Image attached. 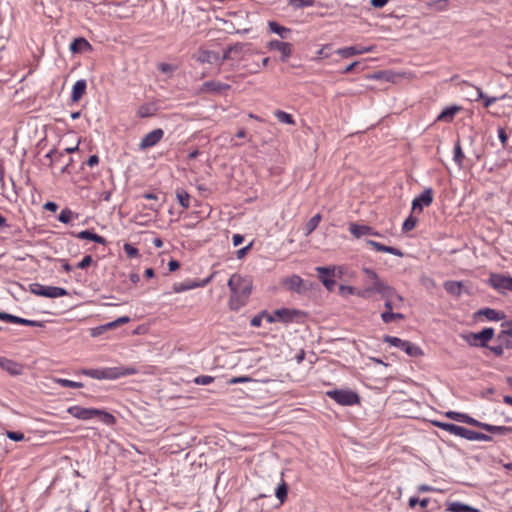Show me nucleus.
<instances>
[{
  "mask_svg": "<svg viewBox=\"0 0 512 512\" xmlns=\"http://www.w3.org/2000/svg\"><path fill=\"white\" fill-rule=\"evenodd\" d=\"M230 289L229 308L233 311H239L244 307L252 293V281L239 274H233L227 283Z\"/></svg>",
  "mask_w": 512,
  "mask_h": 512,
  "instance_id": "1",
  "label": "nucleus"
},
{
  "mask_svg": "<svg viewBox=\"0 0 512 512\" xmlns=\"http://www.w3.org/2000/svg\"><path fill=\"white\" fill-rule=\"evenodd\" d=\"M138 371L134 367H105L100 369H83L81 374L88 376L93 379H108L115 380L121 377L130 376L136 374Z\"/></svg>",
  "mask_w": 512,
  "mask_h": 512,
  "instance_id": "2",
  "label": "nucleus"
},
{
  "mask_svg": "<svg viewBox=\"0 0 512 512\" xmlns=\"http://www.w3.org/2000/svg\"><path fill=\"white\" fill-rule=\"evenodd\" d=\"M67 412L80 420H89L98 417L101 422L108 426H112L116 422V418L111 413L97 408H85L76 405L69 407Z\"/></svg>",
  "mask_w": 512,
  "mask_h": 512,
  "instance_id": "3",
  "label": "nucleus"
},
{
  "mask_svg": "<svg viewBox=\"0 0 512 512\" xmlns=\"http://www.w3.org/2000/svg\"><path fill=\"white\" fill-rule=\"evenodd\" d=\"M363 273L367 278L368 287L363 291H358L357 295L361 297H365L366 294L371 292H376L378 294L385 293V291H390V285L381 280L377 273L370 268H363Z\"/></svg>",
  "mask_w": 512,
  "mask_h": 512,
  "instance_id": "4",
  "label": "nucleus"
},
{
  "mask_svg": "<svg viewBox=\"0 0 512 512\" xmlns=\"http://www.w3.org/2000/svg\"><path fill=\"white\" fill-rule=\"evenodd\" d=\"M326 395L343 406H352L360 403L359 395L350 389L330 390L326 392Z\"/></svg>",
  "mask_w": 512,
  "mask_h": 512,
  "instance_id": "5",
  "label": "nucleus"
},
{
  "mask_svg": "<svg viewBox=\"0 0 512 512\" xmlns=\"http://www.w3.org/2000/svg\"><path fill=\"white\" fill-rule=\"evenodd\" d=\"M383 341L385 343L390 344L391 346H394L396 348L403 350L407 355H409L411 357H419V356L423 355V351L421 350V348L419 346H417L409 341L402 340L398 337L385 335L383 337Z\"/></svg>",
  "mask_w": 512,
  "mask_h": 512,
  "instance_id": "6",
  "label": "nucleus"
},
{
  "mask_svg": "<svg viewBox=\"0 0 512 512\" xmlns=\"http://www.w3.org/2000/svg\"><path fill=\"white\" fill-rule=\"evenodd\" d=\"M30 292L42 297L57 298L67 296L69 293L65 288L56 286H45L40 283H32L29 286Z\"/></svg>",
  "mask_w": 512,
  "mask_h": 512,
  "instance_id": "7",
  "label": "nucleus"
},
{
  "mask_svg": "<svg viewBox=\"0 0 512 512\" xmlns=\"http://www.w3.org/2000/svg\"><path fill=\"white\" fill-rule=\"evenodd\" d=\"M488 283L499 293L512 291V277L503 274L492 273L489 277Z\"/></svg>",
  "mask_w": 512,
  "mask_h": 512,
  "instance_id": "8",
  "label": "nucleus"
},
{
  "mask_svg": "<svg viewBox=\"0 0 512 512\" xmlns=\"http://www.w3.org/2000/svg\"><path fill=\"white\" fill-rule=\"evenodd\" d=\"M318 278L328 291H333L336 285L335 280V267H316L315 268Z\"/></svg>",
  "mask_w": 512,
  "mask_h": 512,
  "instance_id": "9",
  "label": "nucleus"
},
{
  "mask_svg": "<svg viewBox=\"0 0 512 512\" xmlns=\"http://www.w3.org/2000/svg\"><path fill=\"white\" fill-rule=\"evenodd\" d=\"M380 295L385 298V309L392 311L393 309L402 308L404 298L398 294L393 287L390 286V291H385V293H381Z\"/></svg>",
  "mask_w": 512,
  "mask_h": 512,
  "instance_id": "10",
  "label": "nucleus"
},
{
  "mask_svg": "<svg viewBox=\"0 0 512 512\" xmlns=\"http://www.w3.org/2000/svg\"><path fill=\"white\" fill-rule=\"evenodd\" d=\"M433 202L432 188H426L420 195L414 198L412 202V210L422 212L424 207H428Z\"/></svg>",
  "mask_w": 512,
  "mask_h": 512,
  "instance_id": "11",
  "label": "nucleus"
},
{
  "mask_svg": "<svg viewBox=\"0 0 512 512\" xmlns=\"http://www.w3.org/2000/svg\"><path fill=\"white\" fill-rule=\"evenodd\" d=\"M129 322H130V317L122 316V317L117 318L114 321L109 322V323H106V324H103V325L91 328L90 329V335L92 337H98V336L102 335L103 333H105L108 330L117 328L118 326L126 324V323H129Z\"/></svg>",
  "mask_w": 512,
  "mask_h": 512,
  "instance_id": "12",
  "label": "nucleus"
},
{
  "mask_svg": "<svg viewBox=\"0 0 512 512\" xmlns=\"http://www.w3.org/2000/svg\"><path fill=\"white\" fill-rule=\"evenodd\" d=\"M164 136V131L161 128H157L147 133L139 143L140 150H146L155 146L157 143L161 141Z\"/></svg>",
  "mask_w": 512,
  "mask_h": 512,
  "instance_id": "13",
  "label": "nucleus"
},
{
  "mask_svg": "<svg viewBox=\"0 0 512 512\" xmlns=\"http://www.w3.org/2000/svg\"><path fill=\"white\" fill-rule=\"evenodd\" d=\"M268 48L270 50H275V51L280 52L282 62H286L288 60V58L293 53V45L289 42H283V41H279V40H271L268 43Z\"/></svg>",
  "mask_w": 512,
  "mask_h": 512,
  "instance_id": "14",
  "label": "nucleus"
},
{
  "mask_svg": "<svg viewBox=\"0 0 512 512\" xmlns=\"http://www.w3.org/2000/svg\"><path fill=\"white\" fill-rule=\"evenodd\" d=\"M494 336V329L487 327L478 333H471L470 337L473 338V342H470L471 345L480 346V347H488L487 342L491 340Z\"/></svg>",
  "mask_w": 512,
  "mask_h": 512,
  "instance_id": "15",
  "label": "nucleus"
},
{
  "mask_svg": "<svg viewBox=\"0 0 512 512\" xmlns=\"http://www.w3.org/2000/svg\"><path fill=\"white\" fill-rule=\"evenodd\" d=\"M284 285L290 291L298 294L304 293L307 288L304 285L303 279L298 275H292L284 280Z\"/></svg>",
  "mask_w": 512,
  "mask_h": 512,
  "instance_id": "16",
  "label": "nucleus"
},
{
  "mask_svg": "<svg viewBox=\"0 0 512 512\" xmlns=\"http://www.w3.org/2000/svg\"><path fill=\"white\" fill-rule=\"evenodd\" d=\"M503 330L498 334V340L507 349L512 350V320L502 323Z\"/></svg>",
  "mask_w": 512,
  "mask_h": 512,
  "instance_id": "17",
  "label": "nucleus"
},
{
  "mask_svg": "<svg viewBox=\"0 0 512 512\" xmlns=\"http://www.w3.org/2000/svg\"><path fill=\"white\" fill-rule=\"evenodd\" d=\"M230 87L231 86L229 84L222 83L220 81L211 80V81H206L202 84L201 91L207 92V93L220 94L226 90H229Z\"/></svg>",
  "mask_w": 512,
  "mask_h": 512,
  "instance_id": "18",
  "label": "nucleus"
},
{
  "mask_svg": "<svg viewBox=\"0 0 512 512\" xmlns=\"http://www.w3.org/2000/svg\"><path fill=\"white\" fill-rule=\"evenodd\" d=\"M373 51V46L363 47V46H350L340 48L336 51L343 58H348L354 55H361L364 53H369Z\"/></svg>",
  "mask_w": 512,
  "mask_h": 512,
  "instance_id": "19",
  "label": "nucleus"
},
{
  "mask_svg": "<svg viewBox=\"0 0 512 512\" xmlns=\"http://www.w3.org/2000/svg\"><path fill=\"white\" fill-rule=\"evenodd\" d=\"M349 231L356 238H360L365 235L380 236V234L376 232L372 227L368 225H359L356 223L350 224Z\"/></svg>",
  "mask_w": 512,
  "mask_h": 512,
  "instance_id": "20",
  "label": "nucleus"
},
{
  "mask_svg": "<svg viewBox=\"0 0 512 512\" xmlns=\"http://www.w3.org/2000/svg\"><path fill=\"white\" fill-rule=\"evenodd\" d=\"M0 368L10 375L16 376L22 373V365L5 357L0 356Z\"/></svg>",
  "mask_w": 512,
  "mask_h": 512,
  "instance_id": "21",
  "label": "nucleus"
},
{
  "mask_svg": "<svg viewBox=\"0 0 512 512\" xmlns=\"http://www.w3.org/2000/svg\"><path fill=\"white\" fill-rule=\"evenodd\" d=\"M432 424L442 430L448 431L449 433L463 438L466 428L455 425L453 423L432 421Z\"/></svg>",
  "mask_w": 512,
  "mask_h": 512,
  "instance_id": "22",
  "label": "nucleus"
},
{
  "mask_svg": "<svg viewBox=\"0 0 512 512\" xmlns=\"http://www.w3.org/2000/svg\"><path fill=\"white\" fill-rule=\"evenodd\" d=\"M445 416L454 421L462 422V423H465V424H468L471 426H475V427H477L478 422H479L478 420L472 418L468 414L455 412V411H448L445 413Z\"/></svg>",
  "mask_w": 512,
  "mask_h": 512,
  "instance_id": "23",
  "label": "nucleus"
},
{
  "mask_svg": "<svg viewBox=\"0 0 512 512\" xmlns=\"http://www.w3.org/2000/svg\"><path fill=\"white\" fill-rule=\"evenodd\" d=\"M274 315L277 317L279 322L290 323L299 315V311L295 309L282 308L275 310Z\"/></svg>",
  "mask_w": 512,
  "mask_h": 512,
  "instance_id": "24",
  "label": "nucleus"
},
{
  "mask_svg": "<svg viewBox=\"0 0 512 512\" xmlns=\"http://www.w3.org/2000/svg\"><path fill=\"white\" fill-rule=\"evenodd\" d=\"M477 427L492 434L507 435L512 433V427L491 425L480 421L478 422Z\"/></svg>",
  "mask_w": 512,
  "mask_h": 512,
  "instance_id": "25",
  "label": "nucleus"
},
{
  "mask_svg": "<svg viewBox=\"0 0 512 512\" xmlns=\"http://www.w3.org/2000/svg\"><path fill=\"white\" fill-rule=\"evenodd\" d=\"M366 244L373 247L378 252H385V253H389V254H392V255H395L398 257L403 256V252L400 249L392 247V246L383 245L374 240H366Z\"/></svg>",
  "mask_w": 512,
  "mask_h": 512,
  "instance_id": "26",
  "label": "nucleus"
},
{
  "mask_svg": "<svg viewBox=\"0 0 512 512\" xmlns=\"http://www.w3.org/2000/svg\"><path fill=\"white\" fill-rule=\"evenodd\" d=\"M72 235L78 239L91 240L101 245L107 244V240L104 237L90 230H83L78 233H72Z\"/></svg>",
  "mask_w": 512,
  "mask_h": 512,
  "instance_id": "27",
  "label": "nucleus"
},
{
  "mask_svg": "<svg viewBox=\"0 0 512 512\" xmlns=\"http://www.w3.org/2000/svg\"><path fill=\"white\" fill-rule=\"evenodd\" d=\"M159 107L155 102L145 103L138 107L136 114L140 118L152 117L156 114Z\"/></svg>",
  "mask_w": 512,
  "mask_h": 512,
  "instance_id": "28",
  "label": "nucleus"
},
{
  "mask_svg": "<svg viewBox=\"0 0 512 512\" xmlns=\"http://www.w3.org/2000/svg\"><path fill=\"white\" fill-rule=\"evenodd\" d=\"M86 88H87L86 80L80 79V80L76 81L72 88L71 100L73 102H78L85 94Z\"/></svg>",
  "mask_w": 512,
  "mask_h": 512,
  "instance_id": "29",
  "label": "nucleus"
},
{
  "mask_svg": "<svg viewBox=\"0 0 512 512\" xmlns=\"http://www.w3.org/2000/svg\"><path fill=\"white\" fill-rule=\"evenodd\" d=\"M219 60H220V56L215 51L199 50L198 55H197V61H199L201 63L212 64V63H218Z\"/></svg>",
  "mask_w": 512,
  "mask_h": 512,
  "instance_id": "30",
  "label": "nucleus"
},
{
  "mask_svg": "<svg viewBox=\"0 0 512 512\" xmlns=\"http://www.w3.org/2000/svg\"><path fill=\"white\" fill-rule=\"evenodd\" d=\"M477 315L484 316V317H486V319H488L490 321H499V320H502L505 318V314L503 312L497 311L492 308L480 309L477 312Z\"/></svg>",
  "mask_w": 512,
  "mask_h": 512,
  "instance_id": "31",
  "label": "nucleus"
},
{
  "mask_svg": "<svg viewBox=\"0 0 512 512\" xmlns=\"http://www.w3.org/2000/svg\"><path fill=\"white\" fill-rule=\"evenodd\" d=\"M463 438L467 439L469 441H492L493 440L492 436H490V435L476 432L473 430H469L467 428L465 430Z\"/></svg>",
  "mask_w": 512,
  "mask_h": 512,
  "instance_id": "32",
  "label": "nucleus"
},
{
  "mask_svg": "<svg viewBox=\"0 0 512 512\" xmlns=\"http://www.w3.org/2000/svg\"><path fill=\"white\" fill-rule=\"evenodd\" d=\"M268 27L271 32L278 34L282 39L288 38L291 33V29L284 27L275 21H270L268 23Z\"/></svg>",
  "mask_w": 512,
  "mask_h": 512,
  "instance_id": "33",
  "label": "nucleus"
},
{
  "mask_svg": "<svg viewBox=\"0 0 512 512\" xmlns=\"http://www.w3.org/2000/svg\"><path fill=\"white\" fill-rule=\"evenodd\" d=\"M91 45L85 38H76L70 44V50L74 53L81 52L83 50H90Z\"/></svg>",
  "mask_w": 512,
  "mask_h": 512,
  "instance_id": "34",
  "label": "nucleus"
},
{
  "mask_svg": "<svg viewBox=\"0 0 512 512\" xmlns=\"http://www.w3.org/2000/svg\"><path fill=\"white\" fill-rule=\"evenodd\" d=\"M459 107L457 106H449L446 107L437 117V121L442 122H451L455 116V114L458 112Z\"/></svg>",
  "mask_w": 512,
  "mask_h": 512,
  "instance_id": "35",
  "label": "nucleus"
},
{
  "mask_svg": "<svg viewBox=\"0 0 512 512\" xmlns=\"http://www.w3.org/2000/svg\"><path fill=\"white\" fill-rule=\"evenodd\" d=\"M447 511H450V512H478V509H476L470 505L461 503V502H452L448 505Z\"/></svg>",
  "mask_w": 512,
  "mask_h": 512,
  "instance_id": "36",
  "label": "nucleus"
},
{
  "mask_svg": "<svg viewBox=\"0 0 512 512\" xmlns=\"http://www.w3.org/2000/svg\"><path fill=\"white\" fill-rule=\"evenodd\" d=\"M463 284L459 281H446L444 283V289L451 295L460 296L462 292Z\"/></svg>",
  "mask_w": 512,
  "mask_h": 512,
  "instance_id": "37",
  "label": "nucleus"
},
{
  "mask_svg": "<svg viewBox=\"0 0 512 512\" xmlns=\"http://www.w3.org/2000/svg\"><path fill=\"white\" fill-rule=\"evenodd\" d=\"M464 158H465V156H464V153L462 151V147H461L460 141L458 140L455 143V146H454L453 160H454V162L457 164V166L459 168L463 167V160H464Z\"/></svg>",
  "mask_w": 512,
  "mask_h": 512,
  "instance_id": "38",
  "label": "nucleus"
},
{
  "mask_svg": "<svg viewBox=\"0 0 512 512\" xmlns=\"http://www.w3.org/2000/svg\"><path fill=\"white\" fill-rule=\"evenodd\" d=\"M176 198L179 202V204L184 208L187 209L190 206V195L183 189H177L176 190Z\"/></svg>",
  "mask_w": 512,
  "mask_h": 512,
  "instance_id": "39",
  "label": "nucleus"
},
{
  "mask_svg": "<svg viewBox=\"0 0 512 512\" xmlns=\"http://www.w3.org/2000/svg\"><path fill=\"white\" fill-rule=\"evenodd\" d=\"M321 215L318 213V214H315L305 225V235L308 236L310 235L316 228L317 226L319 225L320 221H321Z\"/></svg>",
  "mask_w": 512,
  "mask_h": 512,
  "instance_id": "40",
  "label": "nucleus"
},
{
  "mask_svg": "<svg viewBox=\"0 0 512 512\" xmlns=\"http://www.w3.org/2000/svg\"><path fill=\"white\" fill-rule=\"evenodd\" d=\"M477 97L475 100H482L484 107L488 108L497 101V97H490L483 93L481 88H476Z\"/></svg>",
  "mask_w": 512,
  "mask_h": 512,
  "instance_id": "41",
  "label": "nucleus"
},
{
  "mask_svg": "<svg viewBox=\"0 0 512 512\" xmlns=\"http://www.w3.org/2000/svg\"><path fill=\"white\" fill-rule=\"evenodd\" d=\"M78 216L75 215V213L69 209V208H64L59 216H58V220L64 224H68L70 223L74 218H77Z\"/></svg>",
  "mask_w": 512,
  "mask_h": 512,
  "instance_id": "42",
  "label": "nucleus"
},
{
  "mask_svg": "<svg viewBox=\"0 0 512 512\" xmlns=\"http://www.w3.org/2000/svg\"><path fill=\"white\" fill-rule=\"evenodd\" d=\"M274 115L275 117L277 118V120L281 123H285V124H289V125H292L295 123L293 117L291 114L285 112V111H282V110H276L274 112Z\"/></svg>",
  "mask_w": 512,
  "mask_h": 512,
  "instance_id": "43",
  "label": "nucleus"
},
{
  "mask_svg": "<svg viewBox=\"0 0 512 512\" xmlns=\"http://www.w3.org/2000/svg\"><path fill=\"white\" fill-rule=\"evenodd\" d=\"M287 493L288 486L285 483V481L282 480V482L278 485V487L275 490V496L277 497V499H279L281 504L286 500Z\"/></svg>",
  "mask_w": 512,
  "mask_h": 512,
  "instance_id": "44",
  "label": "nucleus"
},
{
  "mask_svg": "<svg viewBox=\"0 0 512 512\" xmlns=\"http://www.w3.org/2000/svg\"><path fill=\"white\" fill-rule=\"evenodd\" d=\"M242 49V46L239 45V44H236L234 46H231L229 47L228 49H226L223 53V56L220 57V60L218 61L219 64H222L225 60H228L231 58V53L232 52H240Z\"/></svg>",
  "mask_w": 512,
  "mask_h": 512,
  "instance_id": "45",
  "label": "nucleus"
},
{
  "mask_svg": "<svg viewBox=\"0 0 512 512\" xmlns=\"http://www.w3.org/2000/svg\"><path fill=\"white\" fill-rule=\"evenodd\" d=\"M56 382L59 385H61L62 387H68V388H74V389L82 388L83 387V383L72 381V380H68V379L59 378V379L56 380Z\"/></svg>",
  "mask_w": 512,
  "mask_h": 512,
  "instance_id": "46",
  "label": "nucleus"
},
{
  "mask_svg": "<svg viewBox=\"0 0 512 512\" xmlns=\"http://www.w3.org/2000/svg\"><path fill=\"white\" fill-rule=\"evenodd\" d=\"M315 3V0H289V4L294 8L311 7Z\"/></svg>",
  "mask_w": 512,
  "mask_h": 512,
  "instance_id": "47",
  "label": "nucleus"
},
{
  "mask_svg": "<svg viewBox=\"0 0 512 512\" xmlns=\"http://www.w3.org/2000/svg\"><path fill=\"white\" fill-rule=\"evenodd\" d=\"M123 249L128 258H136L139 256V250L130 243H125Z\"/></svg>",
  "mask_w": 512,
  "mask_h": 512,
  "instance_id": "48",
  "label": "nucleus"
},
{
  "mask_svg": "<svg viewBox=\"0 0 512 512\" xmlns=\"http://www.w3.org/2000/svg\"><path fill=\"white\" fill-rule=\"evenodd\" d=\"M417 224V219L413 216H409L402 225V230L408 232L412 230Z\"/></svg>",
  "mask_w": 512,
  "mask_h": 512,
  "instance_id": "49",
  "label": "nucleus"
},
{
  "mask_svg": "<svg viewBox=\"0 0 512 512\" xmlns=\"http://www.w3.org/2000/svg\"><path fill=\"white\" fill-rule=\"evenodd\" d=\"M214 381V378L209 375H200L194 379V383L198 385H209Z\"/></svg>",
  "mask_w": 512,
  "mask_h": 512,
  "instance_id": "50",
  "label": "nucleus"
},
{
  "mask_svg": "<svg viewBox=\"0 0 512 512\" xmlns=\"http://www.w3.org/2000/svg\"><path fill=\"white\" fill-rule=\"evenodd\" d=\"M330 51H331V45L330 44L324 45L321 49L318 50L316 59L328 58L331 54Z\"/></svg>",
  "mask_w": 512,
  "mask_h": 512,
  "instance_id": "51",
  "label": "nucleus"
},
{
  "mask_svg": "<svg viewBox=\"0 0 512 512\" xmlns=\"http://www.w3.org/2000/svg\"><path fill=\"white\" fill-rule=\"evenodd\" d=\"M93 263V258L91 255H86L84 258L77 263L76 267L79 269H86Z\"/></svg>",
  "mask_w": 512,
  "mask_h": 512,
  "instance_id": "52",
  "label": "nucleus"
},
{
  "mask_svg": "<svg viewBox=\"0 0 512 512\" xmlns=\"http://www.w3.org/2000/svg\"><path fill=\"white\" fill-rule=\"evenodd\" d=\"M498 138H499L502 146L506 147L507 146V141H508V135H507L505 129L502 128V127L498 128Z\"/></svg>",
  "mask_w": 512,
  "mask_h": 512,
  "instance_id": "53",
  "label": "nucleus"
},
{
  "mask_svg": "<svg viewBox=\"0 0 512 512\" xmlns=\"http://www.w3.org/2000/svg\"><path fill=\"white\" fill-rule=\"evenodd\" d=\"M7 437L13 441H22L24 439V434L17 431H8Z\"/></svg>",
  "mask_w": 512,
  "mask_h": 512,
  "instance_id": "54",
  "label": "nucleus"
},
{
  "mask_svg": "<svg viewBox=\"0 0 512 512\" xmlns=\"http://www.w3.org/2000/svg\"><path fill=\"white\" fill-rule=\"evenodd\" d=\"M339 293L341 295H346V294L352 295V294H355L356 291H355V288L352 287V286L340 285L339 286Z\"/></svg>",
  "mask_w": 512,
  "mask_h": 512,
  "instance_id": "55",
  "label": "nucleus"
},
{
  "mask_svg": "<svg viewBox=\"0 0 512 512\" xmlns=\"http://www.w3.org/2000/svg\"><path fill=\"white\" fill-rule=\"evenodd\" d=\"M381 319L384 323L393 322V310L389 311L385 309V311L381 313Z\"/></svg>",
  "mask_w": 512,
  "mask_h": 512,
  "instance_id": "56",
  "label": "nucleus"
},
{
  "mask_svg": "<svg viewBox=\"0 0 512 512\" xmlns=\"http://www.w3.org/2000/svg\"><path fill=\"white\" fill-rule=\"evenodd\" d=\"M190 289H191V286H187V282H185V283H176L173 286V290L176 293H181V292H184V291H187V290H190Z\"/></svg>",
  "mask_w": 512,
  "mask_h": 512,
  "instance_id": "57",
  "label": "nucleus"
},
{
  "mask_svg": "<svg viewBox=\"0 0 512 512\" xmlns=\"http://www.w3.org/2000/svg\"><path fill=\"white\" fill-rule=\"evenodd\" d=\"M504 345H497V346H488L487 348L493 352L496 356H502L504 353Z\"/></svg>",
  "mask_w": 512,
  "mask_h": 512,
  "instance_id": "58",
  "label": "nucleus"
},
{
  "mask_svg": "<svg viewBox=\"0 0 512 512\" xmlns=\"http://www.w3.org/2000/svg\"><path fill=\"white\" fill-rule=\"evenodd\" d=\"M24 319L25 318H21V317H18V316H15V315H12V314H9L8 313V316H7V322H10V323H15V324H21L23 325L24 323Z\"/></svg>",
  "mask_w": 512,
  "mask_h": 512,
  "instance_id": "59",
  "label": "nucleus"
},
{
  "mask_svg": "<svg viewBox=\"0 0 512 512\" xmlns=\"http://www.w3.org/2000/svg\"><path fill=\"white\" fill-rule=\"evenodd\" d=\"M360 65H361L360 61H354L353 63H351L347 67H345L341 73L348 74V73L352 72L354 69H356L357 67H359Z\"/></svg>",
  "mask_w": 512,
  "mask_h": 512,
  "instance_id": "60",
  "label": "nucleus"
},
{
  "mask_svg": "<svg viewBox=\"0 0 512 512\" xmlns=\"http://www.w3.org/2000/svg\"><path fill=\"white\" fill-rule=\"evenodd\" d=\"M418 492L425 493V492H435L437 489H435L432 486H429L427 484H421L417 488Z\"/></svg>",
  "mask_w": 512,
  "mask_h": 512,
  "instance_id": "61",
  "label": "nucleus"
},
{
  "mask_svg": "<svg viewBox=\"0 0 512 512\" xmlns=\"http://www.w3.org/2000/svg\"><path fill=\"white\" fill-rule=\"evenodd\" d=\"M248 381H250L249 377L240 376V377H234V378L230 379L229 383L230 384H237V383H245V382H248Z\"/></svg>",
  "mask_w": 512,
  "mask_h": 512,
  "instance_id": "62",
  "label": "nucleus"
},
{
  "mask_svg": "<svg viewBox=\"0 0 512 512\" xmlns=\"http://www.w3.org/2000/svg\"><path fill=\"white\" fill-rule=\"evenodd\" d=\"M388 2L389 0H370V4L374 8H383Z\"/></svg>",
  "mask_w": 512,
  "mask_h": 512,
  "instance_id": "63",
  "label": "nucleus"
},
{
  "mask_svg": "<svg viewBox=\"0 0 512 512\" xmlns=\"http://www.w3.org/2000/svg\"><path fill=\"white\" fill-rule=\"evenodd\" d=\"M44 209L51 212H55L58 209V205L55 202L48 201L44 204Z\"/></svg>",
  "mask_w": 512,
  "mask_h": 512,
  "instance_id": "64",
  "label": "nucleus"
}]
</instances>
